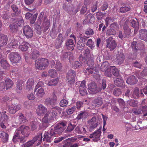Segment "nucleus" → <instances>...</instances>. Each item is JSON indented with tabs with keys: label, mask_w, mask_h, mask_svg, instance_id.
Instances as JSON below:
<instances>
[{
	"label": "nucleus",
	"mask_w": 147,
	"mask_h": 147,
	"mask_svg": "<svg viewBox=\"0 0 147 147\" xmlns=\"http://www.w3.org/2000/svg\"><path fill=\"white\" fill-rule=\"evenodd\" d=\"M81 47H80V45H78V49L80 50L84 51V56L81 55L79 57L80 61L82 64H87L88 66L92 67L94 64V62L92 58H91V55L89 50L88 49H84L83 46L81 45Z\"/></svg>",
	"instance_id": "1"
},
{
	"label": "nucleus",
	"mask_w": 147,
	"mask_h": 147,
	"mask_svg": "<svg viewBox=\"0 0 147 147\" xmlns=\"http://www.w3.org/2000/svg\"><path fill=\"white\" fill-rule=\"evenodd\" d=\"M66 126V123L61 122L57 124L54 127L52 126L50 128V134L55 137L61 134L64 131Z\"/></svg>",
	"instance_id": "2"
},
{
	"label": "nucleus",
	"mask_w": 147,
	"mask_h": 147,
	"mask_svg": "<svg viewBox=\"0 0 147 147\" xmlns=\"http://www.w3.org/2000/svg\"><path fill=\"white\" fill-rule=\"evenodd\" d=\"M42 136L41 134L35 136L33 139L22 145L21 147H32L35 145H38L42 142Z\"/></svg>",
	"instance_id": "3"
},
{
	"label": "nucleus",
	"mask_w": 147,
	"mask_h": 147,
	"mask_svg": "<svg viewBox=\"0 0 147 147\" xmlns=\"http://www.w3.org/2000/svg\"><path fill=\"white\" fill-rule=\"evenodd\" d=\"M42 136L41 134L35 136L33 139L22 145L21 147H32L35 145H38L42 142Z\"/></svg>",
	"instance_id": "4"
},
{
	"label": "nucleus",
	"mask_w": 147,
	"mask_h": 147,
	"mask_svg": "<svg viewBox=\"0 0 147 147\" xmlns=\"http://www.w3.org/2000/svg\"><path fill=\"white\" fill-rule=\"evenodd\" d=\"M48 60L45 58L38 59L35 61V66L36 68L38 69H43L49 65Z\"/></svg>",
	"instance_id": "5"
},
{
	"label": "nucleus",
	"mask_w": 147,
	"mask_h": 147,
	"mask_svg": "<svg viewBox=\"0 0 147 147\" xmlns=\"http://www.w3.org/2000/svg\"><path fill=\"white\" fill-rule=\"evenodd\" d=\"M52 108L50 110V113L47 112L45 115L44 118L42 119V122L43 125L44 124H46V125H47L49 123L51 122V117L52 115L56 116L57 114V110L52 111Z\"/></svg>",
	"instance_id": "6"
},
{
	"label": "nucleus",
	"mask_w": 147,
	"mask_h": 147,
	"mask_svg": "<svg viewBox=\"0 0 147 147\" xmlns=\"http://www.w3.org/2000/svg\"><path fill=\"white\" fill-rule=\"evenodd\" d=\"M98 123L96 117H93L91 119L89 120L88 121V125L87 127L89 130L91 131L96 128L98 125Z\"/></svg>",
	"instance_id": "7"
},
{
	"label": "nucleus",
	"mask_w": 147,
	"mask_h": 147,
	"mask_svg": "<svg viewBox=\"0 0 147 147\" xmlns=\"http://www.w3.org/2000/svg\"><path fill=\"white\" fill-rule=\"evenodd\" d=\"M9 58L12 63H18L20 59V57L18 52L11 53L9 55Z\"/></svg>",
	"instance_id": "8"
},
{
	"label": "nucleus",
	"mask_w": 147,
	"mask_h": 147,
	"mask_svg": "<svg viewBox=\"0 0 147 147\" xmlns=\"http://www.w3.org/2000/svg\"><path fill=\"white\" fill-rule=\"evenodd\" d=\"M101 128L102 127H100L98 129L90 135L89 137L90 138H93L94 141L97 142L100 139V137L101 135Z\"/></svg>",
	"instance_id": "9"
},
{
	"label": "nucleus",
	"mask_w": 147,
	"mask_h": 147,
	"mask_svg": "<svg viewBox=\"0 0 147 147\" xmlns=\"http://www.w3.org/2000/svg\"><path fill=\"white\" fill-rule=\"evenodd\" d=\"M112 40V38L110 37L106 40V42L107 43L106 47L109 49L110 51L113 50L116 47L117 44L115 40Z\"/></svg>",
	"instance_id": "10"
},
{
	"label": "nucleus",
	"mask_w": 147,
	"mask_h": 147,
	"mask_svg": "<svg viewBox=\"0 0 147 147\" xmlns=\"http://www.w3.org/2000/svg\"><path fill=\"white\" fill-rule=\"evenodd\" d=\"M75 76V72L72 70H69L67 73V78L68 80L69 83L71 85L73 84L74 83Z\"/></svg>",
	"instance_id": "11"
},
{
	"label": "nucleus",
	"mask_w": 147,
	"mask_h": 147,
	"mask_svg": "<svg viewBox=\"0 0 147 147\" xmlns=\"http://www.w3.org/2000/svg\"><path fill=\"white\" fill-rule=\"evenodd\" d=\"M23 33L28 38H31L33 35V32L32 30L29 26L28 25L24 26L23 29Z\"/></svg>",
	"instance_id": "12"
},
{
	"label": "nucleus",
	"mask_w": 147,
	"mask_h": 147,
	"mask_svg": "<svg viewBox=\"0 0 147 147\" xmlns=\"http://www.w3.org/2000/svg\"><path fill=\"white\" fill-rule=\"evenodd\" d=\"M100 91L97 87L96 84L94 83H90L88 86V91L89 93L92 94H96Z\"/></svg>",
	"instance_id": "13"
},
{
	"label": "nucleus",
	"mask_w": 147,
	"mask_h": 147,
	"mask_svg": "<svg viewBox=\"0 0 147 147\" xmlns=\"http://www.w3.org/2000/svg\"><path fill=\"white\" fill-rule=\"evenodd\" d=\"M19 129L20 132L23 136V138L28 136L30 134V128L28 126H22Z\"/></svg>",
	"instance_id": "14"
},
{
	"label": "nucleus",
	"mask_w": 147,
	"mask_h": 147,
	"mask_svg": "<svg viewBox=\"0 0 147 147\" xmlns=\"http://www.w3.org/2000/svg\"><path fill=\"white\" fill-rule=\"evenodd\" d=\"M21 106L19 104H12L10 105L9 108V112L11 114L15 113L21 108Z\"/></svg>",
	"instance_id": "15"
},
{
	"label": "nucleus",
	"mask_w": 147,
	"mask_h": 147,
	"mask_svg": "<svg viewBox=\"0 0 147 147\" xmlns=\"http://www.w3.org/2000/svg\"><path fill=\"white\" fill-rule=\"evenodd\" d=\"M95 20V18L94 16L91 13L89 14L85 17L83 21V24H85L89 23H93Z\"/></svg>",
	"instance_id": "16"
},
{
	"label": "nucleus",
	"mask_w": 147,
	"mask_h": 147,
	"mask_svg": "<svg viewBox=\"0 0 147 147\" xmlns=\"http://www.w3.org/2000/svg\"><path fill=\"white\" fill-rule=\"evenodd\" d=\"M47 110V108L42 105L40 104L38 105V108L36 110V113L39 116H42Z\"/></svg>",
	"instance_id": "17"
},
{
	"label": "nucleus",
	"mask_w": 147,
	"mask_h": 147,
	"mask_svg": "<svg viewBox=\"0 0 147 147\" xmlns=\"http://www.w3.org/2000/svg\"><path fill=\"white\" fill-rule=\"evenodd\" d=\"M139 38L145 41H147V30L141 29L139 31Z\"/></svg>",
	"instance_id": "18"
},
{
	"label": "nucleus",
	"mask_w": 147,
	"mask_h": 147,
	"mask_svg": "<svg viewBox=\"0 0 147 147\" xmlns=\"http://www.w3.org/2000/svg\"><path fill=\"white\" fill-rule=\"evenodd\" d=\"M44 137L43 139V141L48 142H51L53 140V138L55 136H54L51 135L50 134V131L49 133L48 132H45L44 133Z\"/></svg>",
	"instance_id": "19"
},
{
	"label": "nucleus",
	"mask_w": 147,
	"mask_h": 147,
	"mask_svg": "<svg viewBox=\"0 0 147 147\" xmlns=\"http://www.w3.org/2000/svg\"><path fill=\"white\" fill-rule=\"evenodd\" d=\"M7 36L0 33V49L2 47L5 46L7 43Z\"/></svg>",
	"instance_id": "20"
},
{
	"label": "nucleus",
	"mask_w": 147,
	"mask_h": 147,
	"mask_svg": "<svg viewBox=\"0 0 147 147\" xmlns=\"http://www.w3.org/2000/svg\"><path fill=\"white\" fill-rule=\"evenodd\" d=\"M21 133L20 132V130L19 128L18 129V131H16L15 134L13 137V142H16L18 141V142H21L23 139V137H20V134Z\"/></svg>",
	"instance_id": "21"
},
{
	"label": "nucleus",
	"mask_w": 147,
	"mask_h": 147,
	"mask_svg": "<svg viewBox=\"0 0 147 147\" xmlns=\"http://www.w3.org/2000/svg\"><path fill=\"white\" fill-rule=\"evenodd\" d=\"M102 103V98L100 97H98L94 100L92 102V105L93 108H94L100 106Z\"/></svg>",
	"instance_id": "22"
},
{
	"label": "nucleus",
	"mask_w": 147,
	"mask_h": 147,
	"mask_svg": "<svg viewBox=\"0 0 147 147\" xmlns=\"http://www.w3.org/2000/svg\"><path fill=\"white\" fill-rule=\"evenodd\" d=\"M34 92L36 95L39 98L42 97L45 94L44 90L42 88L35 89Z\"/></svg>",
	"instance_id": "23"
},
{
	"label": "nucleus",
	"mask_w": 147,
	"mask_h": 147,
	"mask_svg": "<svg viewBox=\"0 0 147 147\" xmlns=\"http://www.w3.org/2000/svg\"><path fill=\"white\" fill-rule=\"evenodd\" d=\"M34 80L33 78H30L27 81L26 89L28 91L32 89L34 87Z\"/></svg>",
	"instance_id": "24"
},
{
	"label": "nucleus",
	"mask_w": 147,
	"mask_h": 147,
	"mask_svg": "<svg viewBox=\"0 0 147 147\" xmlns=\"http://www.w3.org/2000/svg\"><path fill=\"white\" fill-rule=\"evenodd\" d=\"M63 41V38L62 35L60 34L59 35L56 40L55 43V46L57 48H59L61 46L62 43Z\"/></svg>",
	"instance_id": "25"
},
{
	"label": "nucleus",
	"mask_w": 147,
	"mask_h": 147,
	"mask_svg": "<svg viewBox=\"0 0 147 147\" xmlns=\"http://www.w3.org/2000/svg\"><path fill=\"white\" fill-rule=\"evenodd\" d=\"M74 44L73 40L70 39L67 40L66 43V46L67 49L69 50H73Z\"/></svg>",
	"instance_id": "26"
},
{
	"label": "nucleus",
	"mask_w": 147,
	"mask_h": 147,
	"mask_svg": "<svg viewBox=\"0 0 147 147\" xmlns=\"http://www.w3.org/2000/svg\"><path fill=\"white\" fill-rule=\"evenodd\" d=\"M5 111H3L0 112V121L7 122L9 118L8 116L5 114Z\"/></svg>",
	"instance_id": "27"
},
{
	"label": "nucleus",
	"mask_w": 147,
	"mask_h": 147,
	"mask_svg": "<svg viewBox=\"0 0 147 147\" xmlns=\"http://www.w3.org/2000/svg\"><path fill=\"white\" fill-rule=\"evenodd\" d=\"M137 82L136 77L134 76H132L128 78L126 81L127 83L128 84H134L136 83Z\"/></svg>",
	"instance_id": "28"
},
{
	"label": "nucleus",
	"mask_w": 147,
	"mask_h": 147,
	"mask_svg": "<svg viewBox=\"0 0 147 147\" xmlns=\"http://www.w3.org/2000/svg\"><path fill=\"white\" fill-rule=\"evenodd\" d=\"M5 82L6 88L7 90L11 88L13 85V81L8 78L5 79Z\"/></svg>",
	"instance_id": "29"
},
{
	"label": "nucleus",
	"mask_w": 147,
	"mask_h": 147,
	"mask_svg": "<svg viewBox=\"0 0 147 147\" xmlns=\"http://www.w3.org/2000/svg\"><path fill=\"white\" fill-rule=\"evenodd\" d=\"M29 46H30V45L28 43L23 42L20 46L19 48L22 51H26L28 49Z\"/></svg>",
	"instance_id": "30"
},
{
	"label": "nucleus",
	"mask_w": 147,
	"mask_h": 147,
	"mask_svg": "<svg viewBox=\"0 0 147 147\" xmlns=\"http://www.w3.org/2000/svg\"><path fill=\"white\" fill-rule=\"evenodd\" d=\"M18 117L19 121H18L17 120V121L18 123L26 122L28 120V118L27 117H25L23 115L22 113L19 114Z\"/></svg>",
	"instance_id": "31"
},
{
	"label": "nucleus",
	"mask_w": 147,
	"mask_h": 147,
	"mask_svg": "<svg viewBox=\"0 0 147 147\" xmlns=\"http://www.w3.org/2000/svg\"><path fill=\"white\" fill-rule=\"evenodd\" d=\"M59 78H57L55 79H53L48 82L47 84L49 86H55L58 84Z\"/></svg>",
	"instance_id": "32"
},
{
	"label": "nucleus",
	"mask_w": 147,
	"mask_h": 147,
	"mask_svg": "<svg viewBox=\"0 0 147 147\" xmlns=\"http://www.w3.org/2000/svg\"><path fill=\"white\" fill-rule=\"evenodd\" d=\"M18 42L17 41L13 39L8 45V47L10 48H17V47H18Z\"/></svg>",
	"instance_id": "33"
},
{
	"label": "nucleus",
	"mask_w": 147,
	"mask_h": 147,
	"mask_svg": "<svg viewBox=\"0 0 147 147\" xmlns=\"http://www.w3.org/2000/svg\"><path fill=\"white\" fill-rule=\"evenodd\" d=\"M114 84L115 85L119 87H122L124 86L123 81L121 78H117L114 81Z\"/></svg>",
	"instance_id": "34"
},
{
	"label": "nucleus",
	"mask_w": 147,
	"mask_h": 147,
	"mask_svg": "<svg viewBox=\"0 0 147 147\" xmlns=\"http://www.w3.org/2000/svg\"><path fill=\"white\" fill-rule=\"evenodd\" d=\"M109 64L107 61L104 62L102 65L101 66V69L103 71H105L107 70V69L110 68L109 67Z\"/></svg>",
	"instance_id": "35"
},
{
	"label": "nucleus",
	"mask_w": 147,
	"mask_h": 147,
	"mask_svg": "<svg viewBox=\"0 0 147 147\" xmlns=\"http://www.w3.org/2000/svg\"><path fill=\"white\" fill-rule=\"evenodd\" d=\"M9 137L8 134L6 133H5L4 135H3L1 131H0V138L3 139V142H6L8 141Z\"/></svg>",
	"instance_id": "36"
},
{
	"label": "nucleus",
	"mask_w": 147,
	"mask_h": 147,
	"mask_svg": "<svg viewBox=\"0 0 147 147\" xmlns=\"http://www.w3.org/2000/svg\"><path fill=\"white\" fill-rule=\"evenodd\" d=\"M39 56V53L38 51L36 49H33L32 53L31 54V57L34 59L36 58Z\"/></svg>",
	"instance_id": "37"
},
{
	"label": "nucleus",
	"mask_w": 147,
	"mask_h": 147,
	"mask_svg": "<svg viewBox=\"0 0 147 147\" xmlns=\"http://www.w3.org/2000/svg\"><path fill=\"white\" fill-rule=\"evenodd\" d=\"M88 115V114L87 112H82L80 113L78 115L76 118L78 119L85 118L87 117Z\"/></svg>",
	"instance_id": "38"
},
{
	"label": "nucleus",
	"mask_w": 147,
	"mask_h": 147,
	"mask_svg": "<svg viewBox=\"0 0 147 147\" xmlns=\"http://www.w3.org/2000/svg\"><path fill=\"white\" fill-rule=\"evenodd\" d=\"M68 101L65 99H62L59 103L60 106L63 107H66L67 105Z\"/></svg>",
	"instance_id": "39"
},
{
	"label": "nucleus",
	"mask_w": 147,
	"mask_h": 147,
	"mask_svg": "<svg viewBox=\"0 0 147 147\" xmlns=\"http://www.w3.org/2000/svg\"><path fill=\"white\" fill-rule=\"evenodd\" d=\"M31 128L32 130H34L37 128L38 125H39L38 122L34 121L31 123Z\"/></svg>",
	"instance_id": "40"
},
{
	"label": "nucleus",
	"mask_w": 147,
	"mask_h": 147,
	"mask_svg": "<svg viewBox=\"0 0 147 147\" xmlns=\"http://www.w3.org/2000/svg\"><path fill=\"white\" fill-rule=\"evenodd\" d=\"M22 83H20L19 81H18L17 84L16 88V92L18 93H20L22 90Z\"/></svg>",
	"instance_id": "41"
},
{
	"label": "nucleus",
	"mask_w": 147,
	"mask_h": 147,
	"mask_svg": "<svg viewBox=\"0 0 147 147\" xmlns=\"http://www.w3.org/2000/svg\"><path fill=\"white\" fill-rule=\"evenodd\" d=\"M49 74L52 78H55L57 76V73L55 69H51L49 71Z\"/></svg>",
	"instance_id": "42"
},
{
	"label": "nucleus",
	"mask_w": 147,
	"mask_h": 147,
	"mask_svg": "<svg viewBox=\"0 0 147 147\" xmlns=\"http://www.w3.org/2000/svg\"><path fill=\"white\" fill-rule=\"evenodd\" d=\"M111 68L112 73L113 75L116 76H117L119 74L118 70L114 66H110Z\"/></svg>",
	"instance_id": "43"
},
{
	"label": "nucleus",
	"mask_w": 147,
	"mask_h": 147,
	"mask_svg": "<svg viewBox=\"0 0 147 147\" xmlns=\"http://www.w3.org/2000/svg\"><path fill=\"white\" fill-rule=\"evenodd\" d=\"M1 66L3 69H5L9 66V64L7 63L5 60L2 59L1 61Z\"/></svg>",
	"instance_id": "44"
},
{
	"label": "nucleus",
	"mask_w": 147,
	"mask_h": 147,
	"mask_svg": "<svg viewBox=\"0 0 147 147\" xmlns=\"http://www.w3.org/2000/svg\"><path fill=\"white\" fill-rule=\"evenodd\" d=\"M86 45L89 46L91 49H93L94 47V43L91 39H89L86 43Z\"/></svg>",
	"instance_id": "45"
},
{
	"label": "nucleus",
	"mask_w": 147,
	"mask_h": 147,
	"mask_svg": "<svg viewBox=\"0 0 147 147\" xmlns=\"http://www.w3.org/2000/svg\"><path fill=\"white\" fill-rule=\"evenodd\" d=\"M16 20V23L19 26H20L23 24L24 21L22 16H19Z\"/></svg>",
	"instance_id": "46"
},
{
	"label": "nucleus",
	"mask_w": 147,
	"mask_h": 147,
	"mask_svg": "<svg viewBox=\"0 0 147 147\" xmlns=\"http://www.w3.org/2000/svg\"><path fill=\"white\" fill-rule=\"evenodd\" d=\"M130 9V8L126 6H123L120 7V11L121 13H125L129 11Z\"/></svg>",
	"instance_id": "47"
},
{
	"label": "nucleus",
	"mask_w": 147,
	"mask_h": 147,
	"mask_svg": "<svg viewBox=\"0 0 147 147\" xmlns=\"http://www.w3.org/2000/svg\"><path fill=\"white\" fill-rule=\"evenodd\" d=\"M123 29L126 35H129L130 34L131 30L126 25L124 24Z\"/></svg>",
	"instance_id": "48"
},
{
	"label": "nucleus",
	"mask_w": 147,
	"mask_h": 147,
	"mask_svg": "<svg viewBox=\"0 0 147 147\" xmlns=\"http://www.w3.org/2000/svg\"><path fill=\"white\" fill-rule=\"evenodd\" d=\"M124 56L123 55H122L121 57H117V63L119 65L121 64L124 61Z\"/></svg>",
	"instance_id": "49"
},
{
	"label": "nucleus",
	"mask_w": 147,
	"mask_h": 147,
	"mask_svg": "<svg viewBox=\"0 0 147 147\" xmlns=\"http://www.w3.org/2000/svg\"><path fill=\"white\" fill-rule=\"evenodd\" d=\"M45 103L47 105H52L53 103V100L51 98H48L45 100Z\"/></svg>",
	"instance_id": "50"
},
{
	"label": "nucleus",
	"mask_w": 147,
	"mask_h": 147,
	"mask_svg": "<svg viewBox=\"0 0 147 147\" xmlns=\"http://www.w3.org/2000/svg\"><path fill=\"white\" fill-rule=\"evenodd\" d=\"M114 21V19L111 17H107L105 20V24L106 26H108L110 23Z\"/></svg>",
	"instance_id": "51"
},
{
	"label": "nucleus",
	"mask_w": 147,
	"mask_h": 147,
	"mask_svg": "<svg viewBox=\"0 0 147 147\" xmlns=\"http://www.w3.org/2000/svg\"><path fill=\"white\" fill-rule=\"evenodd\" d=\"M76 107H74L66 109V112L67 113V114L70 115L72 114L76 110Z\"/></svg>",
	"instance_id": "52"
},
{
	"label": "nucleus",
	"mask_w": 147,
	"mask_h": 147,
	"mask_svg": "<svg viewBox=\"0 0 147 147\" xmlns=\"http://www.w3.org/2000/svg\"><path fill=\"white\" fill-rule=\"evenodd\" d=\"M116 31L113 28H110L108 30L107 32V34L109 35H113L116 34Z\"/></svg>",
	"instance_id": "53"
},
{
	"label": "nucleus",
	"mask_w": 147,
	"mask_h": 147,
	"mask_svg": "<svg viewBox=\"0 0 147 147\" xmlns=\"http://www.w3.org/2000/svg\"><path fill=\"white\" fill-rule=\"evenodd\" d=\"M139 91L138 88H136L135 89L133 94V96L134 98H136L139 97Z\"/></svg>",
	"instance_id": "54"
},
{
	"label": "nucleus",
	"mask_w": 147,
	"mask_h": 147,
	"mask_svg": "<svg viewBox=\"0 0 147 147\" xmlns=\"http://www.w3.org/2000/svg\"><path fill=\"white\" fill-rule=\"evenodd\" d=\"M141 76H138L139 78H144V76L147 75V67L144 69L142 72L140 74Z\"/></svg>",
	"instance_id": "55"
},
{
	"label": "nucleus",
	"mask_w": 147,
	"mask_h": 147,
	"mask_svg": "<svg viewBox=\"0 0 147 147\" xmlns=\"http://www.w3.org/2000/svg\"><path fill=\"white\" fill-rule=\"evenodd\" d=\"M130 22L132 26L137 30L139 26L138 23H136L135 20L133 19H131L130 20Z\"/></svg>",
	"instance_id": "56"
},
{
	"label": "nucleus",
	"mask_w": 147,
	"mask_h": 147,
	"mask_svg": "<svg viewBox=\"0 0 147 147\" xmlns=\"http://www.w3.org/2000/svg\"><path fill=\"white\" fill-rule=\"evenodd\" d=\"M110 27L115 30L119 29V25L117 22H114L111 24Z\"/></svg>",
	"instance_id": "57"
},
{
	"label": "nucleus",
	"mask_w": 147,
	"mask_h": 147,
	"mask_svg": "<svg viewBox=\"0 0 147 147\" xmlns=\"http://www.w3.org/2000/svg\"><path fill=\"white\" fill-rule=\"evenodd\" d=\"M38 15V13H36L30 18V22L31 24H32L34 23Z\"/></svg>",
	"instance_id": "58"
},
{
	"label": "nucleus",
	"mask_w": 147,
	"mask_h": 147,
	"mask_svg": "<svg viewBox=\"0 0 147 147\" xmlns=\"http://www.w3.org/2000/svg\"><path fill=\"white\" fill-rule=\"evenodd\" d=\"M79 88L80 93L82 96L86 95L87 94V92L86 89V88Z\"/></svg>",
	"instance_id": "59"
},
{
	"label": "nucleus",
	"mask_w": 147,
	"mask_h": 147,
	"mask_svg": "<svg viewBox=\"0 0 147 147\" xmlns=\"http://www.w3.org/2000/svg\"><path fill=\"white\" fill-rule=\"evenodd\" d=\"M112 71L111 68L110 67L107 69V70L105 71V75L109 77H110L112 76V74L111 72V71Z\"/></svg>",
	"instance_id": "60"
},
{
	"label": "nucleus",
	"mask_w": 147,
	"mask_h": 147,
	"mask_svg": "<svg viewBox=\"0 0 147 147\" xmlns=\"http://www.w3.org/2000/svg\"><path fill=\"white\" fill-rule=\"evenodd\" d=\"M128 103L129 105L133 107H135L137 105V102L135 101L134 100H131L130 101H128Z\"/></svg>",
	"instance_id": "61"
},
{
	"label": "nucleus",
	"mask_w": 147,
	"mask_h": 147,
	"mask_svg": "<svg viewBox=\"0 0 147 147\" xmlns=\"http://www.w3.org/2000/svg\"><path fill=\"white\" fill-rule=\"evenodd\" d=\"M121 93V91L119 88H115L114 90L113 94L115 96H118Z\"/></svg>",
	"instance_id": "62"
},
{
	"label": "nucleus",
	"mask_w": 147,
	"mask_h": 147,
	"mask_svg": "<svg viewBox=\"0 0 147 147\" xmlns=\"http://www.w3.org/2000/svg\"><path fill=\"white\" fill-rule=\"evenodd\" d=\"M11 8L13 11L15 13H17L18 11V8L17 5H12L11 6Z\"/></svg>",
	"instance_id": "63"
},
{
	"label": "nucleus",
	"mask_w": 147,
	"mask_h": 147,
	"mask_svg": "<svg viewBox=\"0 0 147 147\" xmlns=\"http://www.w3.org/2000/svg\"><path fill=\"white\" fill-rule=\"evenodd\" d=\"M117 101L120 107H124L125 102L123 99L120 98H118L117 99Z\"/></svg>",
	"instance_id": "64"
}]
</instances>
